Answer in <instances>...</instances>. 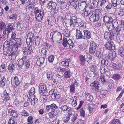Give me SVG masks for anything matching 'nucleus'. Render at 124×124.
I'll use <instances>...</instances> for the list:
<instances>
[{"instance_id":"24","label":"nucleus","mask_w":124,"mask_h":124,"mask_svg":"<svg viewBox=\"0 0 124 124\" xmlns=\"http://www.w3.org/2000/svg\"><path fill=\"white\" fill-rule=\"evenodd\" d=\"M8 112L11 116L15 118H17L19 116V115L17 111L15 110L11 109L8 110Z\"/></svg>"},{"instance_id":"25","label":"nucleus","mask_w":124,"mask_h":124,"mask_svg":"<svg viewBox=\"0 0 124 124\" xmlns=\"http://www.w3.org/2000/svg\"><path fill=\"white\" fill-rule=\"evenodd\" d=\"M84 33L83 36L85 38L83 39H85L86 38L89 39L91 38V34L90 32L87 30H84L83 31Z\"/></svg>"},{"instance_id":"61","label":"nucleus","mask_w":124,"mask_h":124,"mask_svg":"<svg viewBox=\"0 0 124 124\" xmlns=\"http://www.w3.org/2000/svg\"><path fill=\"white\" fill-rule=\"evenodd\" d=\"M26 5L28 7V9L29 10L32 9L34 7V4H27L26 3Z\"/></svg>"},{"instance_id":"44","label":"nucleus","mask_w":124,"mask_h":124,"mask_svg":"<svg viewBox=\"0 0 124 124\" xmlns=\"http://www.w3.org/2000/svg\"><path fill=\"white\" fill-rule=\"evenodd\" d=\"M6 81V79L4 76H3L1 78L0 81V85L1 87H4L5 86Z\"/></svg>"},{"instance_id":"6","label":"nucleus","mask_w":124,"mask_h":124,"mask_svg":"<svg viewBox=\"0 0 124 124\" xmlns=\"http://www.w3.org/2000/svg\"><path fill=\"white\" fill-rule=\"evenodd\" d=\"M97 47V45L95 42L93 41H91L90 43L89 52L91 54H94L96 51Z\"/></svg>"},{"instance_id":"14","label":"nucleus","mask_w":124,"mask_h":124,"mask_svg":"<svg viewBox=\"0 0 124 124\" xmlns=\"http://www.w3.org/2000/svg\"><path fill=\"white\" fill-rule=\"evenodd\" d=\"M114 20H113L112 17L108 15H106L104 17L103 21L105 25L109 23L114 22Z\"/></svg>"},{"instance_id":"57","label":"nucleus","mask_w":124,"mask_h":124,"mask_svg":"<svg viewBox=\"0 0 124 124\" xmlns=\"http://www.w3.org/2000/svg\"><path fill=\"white\" fill-rule=\"evenodd\" d=\"M80 114L81 116L83 117H84L85 116V111L84 110L83 108H82L80 110Z\"/></svg>"},{"instance_id":"8","label":"nucleus","mask_w":124,"mask_h":124,"mask_svg":"<svg viewBox=\"0 0 124 124\" xmlns=\"http://www.w3.org/2000/svg\"><path fill=\"white\" fill-rule=\"evenodd\" d=\"M85 0H79L78 2V8L81 11H83L86 6Z\"/></svg>"},{"instance_id":"51","label":"nucleus","mask_w":124,"mask_h":124,"mask_svg":"<svg viewBox=\"0 0 124 124\" xmlns=\"http://www.w3.org/2000/svg\"><path fill=\"white\" fill-rule=\"evenodd\" d=\"M34 41L35 42V44L38 45L40 43V38L38 36H36L35 37Z\"/></svg>"},{"instance_id":"1","label":"nucleus","mask_w":124,"mask_h":124,"mask_svg":"<svg viewBox=\"0 0 124 124\" xmlns=\"http://www.w3.org/2000/svg\"><path fill=\"white\" fill-rule=\"evenodd\" d=\"M21 39L20 38L15 39H12L10 42L9 45H11L13 49H15V50L17 49V47L19 45L22 44Z\"/></svg>"},{"instance_id":"46","label":"nucleus","mask_w":124,"mask_h":124,"mask_svg":"<svg viewBox=\"0 0 124 124\" xmlns=\"http://www.w3.org/2000/svg\"><path fill=\"white\" fill-rule=\"evenodd\" d=\"M105 76L103 75H100L99 78V81L103 84L106 83L107 81L105 79Z\"/></svg>"},{"instance_id":"9","label":"nucleus","mask_w":124,"mask_h":124,"mask_svg":"<svg viewBox=\"0 0 124 124\" xmlns=\"http://www.w3.org/2000/svg\"><path fill=\"white\" fill-rule=\"evenodd\" d=\"M114 22H111V23H109L108 24H106V26L107 27V28L109 31H112V30L115 28V25L116 24L117 25V22L115 20H114Z\"/></svg>"},{"instance_id":"28","label":"nucleus","mask_w":124,"mask_h":124,"mask_svg":"<svg viewBox=\"0 0 124 124\" xmlns=\"http://www.w3.org/2000/svg\"><path fill=\"white\" fill-rule=\"evenodd\" d=\"M76 38L77 39H83L85 38L83 36L82 32L80 30H79L78 29L76 30Z\"/></svg>"},{"instance_id":"22","label":"nucleus","mask_w":124,"mask_h":124,"mask_svg":"<svg viewBox=\"0 0 124 124\" xmlns=\"http://www.w3.org/2000/svg\"><path fill=\"white\" fill-rule=\"evenodd\" d=\"M114 43L111 40L108 41L104 45L106 48L108 50L112 49V47L114 46Z\"/></svg>"},{"instance_id":"41","label":"nucleus","mask_w":124,"mask_h":124,"mask_svg":"<svg viewBox=\"0 0 124 124\" xmlns=\"http://www.w3.org/2000/svg\"><path fill=\"white\" fill-rule=\"evenodd\" d=\"M106 58L107 57V59H109L111 60H113V52H109L107 54H106Z\"/></svg>"},{"instance_id":"62","label":"nucleus","mask_w":124,"mask_h":124,"mask_svg":"<svg viewBox=\"0 0 124 124\" xmlns=\"http://www.w3.org/2000/svg\"><path fill=\"white\" fill-rule=\"evenodd\" d=\"M90 70L92 72H93V73L95 75L97 73L96 71L95 70V68L93 65L91 66L90 67Z\"/></svg>"},{"instance_id":"38","label":"nucleus","mask_w":124,"mask_h":124,"mask_svg":"<svg viewBox=\"0 0 124 124\" xmlns=\"http://www.w3.org/2000/svg\"><path fill=\"white\" fill-rule=\"evenodd\" d=\"M94 105L93 104H89L88 106L87 109L89 113H92L94 109Z\"/></svg>"},{"instance_id":"50","label":"nucleus","mask_w":124,"mask_h":124,"mask_svg":"<svg viewBox=\"0 0 124 124\" xmlns=\"http://www.w3.org/2000/svg\"><path fill=\"white\" fill-rule=\"evenodd\" d=\"M70 90L71 92H74L75 90L74 84H71L70 86Z\"/></svg>"},{"instance_id":"64","label":"nucleus","mask_w":124,"mask_h":124,"mask_svg":"<svg viewBox=\"0 0 124 124\" xmlns=\"http://www.w3.org/2000/svg\"><path fill=\"white\" fill-rule=\"evenodd\" d=\"M124 88L122 90L118 97L116 99V101H118L120 100L124 93Z\"/></svg>"},{"instance_id":"49","label":"nucleus","mask_w":124,"mask_h":124,"mask_svg":"<svg viewBox=\"0 0 124 124\" xmlns=\"http://www.w3.org/2000/svg\"><path fill=\"white\" fill-rule=\"evenodd\" d=\"M8 124H17L16 120L12 117H10L8 122Z\"/></svg>"},{"instance_id":"15","label":"nucleus","mask_w":124,"mask_h":124,"mask_svg":"<svg viewBox=\"0 0 124 124\" xmlns=\"http://www.w3.org/2000/svg\"><path fill=\"white\" fill-rule=\"evenodd\" d=\"M44 11L42 9L40 10L38 14L35 15V17L37 21H40L43 19L44 15Z\"/></svg>"},{"instance_id":"7","label":"nucleus","mask_w":124,"mask_h":124,"mask_svg":"<svg viewBox=\"0 0 124 124\" xmlns=\"http://www.w3.org/2000/svg\"><path fill=\"white\" fill-rule=\"evenodd\" d=\"M31 45L28 46L24 47L23 49V54L25 55H28L31 54L33 51Z\"/></svg>"},{"instance_id":"30","label":"nucleus","mask_w":124,"mask_h":124,"mask_svg":"<svg viewBox=\"0 0 124 124\" xmlns=\"http://www.w3.org/2000/svg\"><path fill=\"white\" fill-rule=\"evenodd\" d=\"M60 108L62 111L65 112L69 111L71 109V108L66 105H63Z\"/></svg>"},{"instance_id":"53","label":"nucleus","mask_w":124,"mask_h":124,"mask_svg":"<svg viewBox=\"0 0 124 124\" xmlns=\"http://www.w3.org/2000/svg\"><path fill=\"white\" fill-rule=\"evenodd\" d=\"M120 78V75L118 74H114L112 77V78L115 80H119Z\"/></svg>"},{"instance_id":"52","label":"nucleus","mask_w":124,"mask_h":124,"mask_svg":"<svg viewBox=\"0 0 124 124\" xmlns=\"http://www.w3.org/2000/svg\"><path fill=\"white\" fill-rule=\"evenodd\" d=\"M86 28V24L83 23H81L80 25V29L81 30H85Z\"/></svg>"},{"instance_id":"54","label":"nucleus","mask_w":124,"mask_h":124,"mask_svg":"<svg viewBox=\"0 0 124 124\" xmlns=\"http://www.w3.org/2000/svg\"><path fill=\"white\" fill-rule=\"evenodd\" d=\"M118 53L120 56H124V49L123 47H121L119 50Z\"/></svg>"},{"instance_id":"29","label":"nucleus","mask_w":124,"mask_h":124,"mask_svg":"<svg viewBox=\"0 0 124 124\" xmlns=\"http://www.w3.org/2000/svg\"><path fill=\"white\" fill-rule=\"evenodd\" d=\"M99 19L98 16H96L94 14H92L90 16L89 19L92 22H94L98 20Z\"/></svg>"},{"instance_id":"45","label":"nucleus","mask_w":124,"mask_h":124,"mask_svg":"<svg viewBox=\"0 0 124 124\" xmlns=\"http://www.w3.org/2000/svg\"><path fill=\"white\" fill-rule=\"evenodd\" d=\"M85 10L86 11L91 13L93 7L92 6L90 5H86L85 8Z\"/></svg>"},{"instance_id":"37","label":"nucleus","mask_w":124,"mask_h":124,"mask_svg":"<svg viewBox=\"0 0 124 124\" xmlns=\"http://www.w3.org/2000/svg\"><path fill=\"white\" fill-rule=\"evenodd\" d=\"M86 61L89 62L92 60V57L91 55L88 53H86L85 55Z\"/></svg>"},{"instance_id":"20","label":"nucleus","mask_w":124,"mask_h":124,"mask_svg":"<svg viewBox=\"0 0 124 124\" xmlns=\"http://www.w3.org/2000/svg\"><path fill=\"white\" fill-rule=\"evenodd\" d=\"M70 21L71 22L72 25V27H76L78 25L77 18V17L73 16L70 18Z\"/></svg>"},{"instance_id":"35","label":"nucleus","mask_w":124,"mask_h":124,"mask_svg":"<svg viewBox=\"0 0 124 124\" xmlns=\"http://www.w3.org/2000/svg\"><path fill=\"white\" fill-rule=\"evenodd\" d=\"M71 71L70 70H68L66 71L63 74L64 77L66 79L70 78L71 77Z\"/></svg>"},{"instance_id":"2","label":"nucleus","mask_w":124,"mask_h":124,"mask_svg":"<svg viewBox=\"0 0 124 124\" xmlns=\"http://www.w3.org/2000/svg\"><path fill=\"white\" fill-rule=\"evenodd\" d=\"M35 37L34 33L32 31H30L27 34L26 42L29 45L33 46L34 44V38Z\"/></svg>"},{"instance_id":"63","label":"nucleus","mask_w":124,"mask_h":124,"mask_svg":"<svg viewBox=\"0 0 124 124\" xmlns=\"http://www.w3.org/2000/svg\"><path fill=\"white\" fill-rule=\"evenodd\" d=\"M102 55L103 54L101 51H98L96 53V56L98 58L100 59L102 58Z\"/></svg>"},{"instance_id":"48","label":"nucleus","mask_w":124,"mask_h":124,"mask_svg":"<svg viewBox=\"0 0 124 124\" xmlns=\"http://www.w3.org/2000/svg\"><path fill=\"white\" fill-rule=\"evenodd\" d=\"M86 98L88 99V100L90 102H92L93 101V97L92 95H91L90 94L88 93H87L86 94Z\"/></svg>"},{"instance_id":"58","label":"nucleus","mask_w":124,"mask_h":124,"mask_svg":"<svg viewBox=\"0 0 124 124\" xmlns=\"http://www.w3.org/2000/svg\"><path fill=\"white\" fill-rule=\"evenodd\" d=\"M111 124H121V122L119 119H115L112 120Z\"/></svg>"},{"instance_id":"56","label":"nucleus","mask_w":124,"mask_h":124,"mask_svg":"<svg viewBox=\"0 0 124 124\" xmlns=\"http://www.w3.org/2000/svg\"><path fill=\"white\" fill-rule=\"evenodd\" d=\"M21 115L24 117H27L29 115V113L24 110H23L21 112Z\"/></svg>"},{"instance_id":"12","label":"nucleus","mask_w":124,"mask_h":124,"mask_svg":"<svg viewBox=\"0 0 124 124\" xmlns=\"http://www.w3.org/2000/svg\"><path fill=\"white\" fill-rule=\"evenodd\" d=\"M58 108V106L54 103H52L50 105H47L45 107V109L48 112L51 110H54Z\"/></svg>"},{"instance_id":"3","label":"nucleus","mask_w":124,"mask_h":124,"mask_svg":"<svg viewBox=\"0 0 124 124\" xmlns=\"http://www.w3.org/2000/svg\"><path fill=\"white\" fill-rule=\"evenodd\" d=\"M67 44H68L69 47L70 49L73 48L75 46L74 43L71 39L64 37L62 42L63 46L66 47L67 46Z\"/></svg>"},{"instance_id":"27","label":"nucleus","mask_w":124,"mask_h":124,"mask_svg":"<svg viewBox=\"0 0 124 124\" xmlns=\"http://www.w3.org/2000/svg\"><path fill=\"white\" fill-rule=\"evenodd\" d=\"M70 61V58L66 59L65 61H62L61 63V65L65 68H68L69 66V62Z\"/></svg>"},{"instance_id":"43","label":"nucleus","mask_w":124,"mask_h":124,"mask_svg":"<svg viewBox=\"0 0 124 124\" xmlns=\"http://www.w3.org/2000/svg\"><path fill=\"white\" fill-rule=\"evenodd\" d=\"M102 11L101 9H96L95 11V14H94L96 16H98L99 18L100 17L102 16Z\"/></svg>"},{"instance_id":"33","label":"nucleus","mask_w":124,"mask_h":124,"mask_svg":"<svg viewBox=\"0 0 124 124\" xmlns=\"http://www.w3.org/2000/svg\"><path fill=\"white\" fill-rule=\"evenodd\" d=\"M63 33L64 37L66 38H69V37L70 35V31L69 29H65L63 31Z\"/></svg>"},{"instance_id":"4","label":"nucleus","mask_w":124,"mask_h":124,"mask_svg":"<svg viewBox=\"0 0 124 124\" xmlns=\"http://www.w3.org/2000/svg\"><path fill=\"white\" fill-rule=\"evenodd\" d=\"M3 95L4 99H3V103L5 105H9L11 102L10 98L9 96V94L7 93L6 90H5L3 92Z\"/></svg>"},{"instance_id":"10","label":"nucleus","mask_w":124,"mask_h":124,"mask_svg":"<svg viewBox=\"0 0 124 124\" xmlns=\"http://www.w3.org/2000/svg\"><path fill=\"white\" fill-rule=\"evenodd\" d=\"M49 93L50 94L51 97L52 99H58L59 97V93L56 90L54 89L52 90L49 92Z\"/></svg>"},{"instance_id":"32","label":"nucleus","mask_w":124,"mask_h":124,"mask_svg":"<svg viewBox=\"0 0 124 124\" xmlns=\"http://www.w3.org/2000/svg\"><path fill=\"white\" fill-rule=\"evenodd\" d=\"M13 28L12 26L10 27L9 26H7L6 28L3 31V36L5 35L6 32H7V33L8 34L10 32L12 31Z\"/></svg>"},{"instance_id":"5","label":"nucleus","mask_w":124,"mask_h":124,"mask_svg":"<svg viewBox=\"0 0 124 124\" xmlns=\"http://www.w3.org/2000/svg\"><path fill=\"white\" fill-rule=\"evenodd\" d=\"M39 88L40 94L44 95H45V93H47L46 85V84L44 83H40Z\"/></svg>"},{"instance_id":"26","label":"nucleus","mask_w":124,"mask_h":124,"mask_svg":"<svg viewBox=\"0 0 124 124\" xmlns=\"http://www.w3.org/2000/svg\"><path fill=\"white\" fill-rule=\"evenodd\" d=\"M45 59L43 57H39L36 61V63L38 66L42 65L44 62Z\"/></svg>"},{"instance_id":"34","label":"nucleus","mask_w":124,"mask_h":124,"mask_svg":"<svg viewBox=\"0 0 124 124\" xmlns=\"http://www.w3.org/2000/svg\"><path fill=\"white\" fill-rule=\"evenodd\" d=\"M80 64L82 66L85 65V57L83 55H80L79 57Z\"/></svg>"},{"instance_id":"11","label":"nucleus","mask_w":124,"mask_h":124,"mask_svg":"<svg viewBox=\"0 0 124 124\" xmlns=\"http://www.w3.org/2000/svg\"><path fill=\"white\" fill-rule=\"evenodd\" d=\"M57 6V4L55 2L50 1L47 4V8L50 10L53 11L56 9Z\"/></svg>"},{"instance_id":"59","label":"nucleus","mask_w":124,"mask_h":124,"mask_svg":"<svg viewBox=\"0 0 124 124\" xmlns=\"http://www.w3.org/2000/svg\"><path fill=\"white\" fill-rule=\"evenodd\" d=\"M60 102L61 103H65L66 104H68L69 103L68 101V100L67 99L65 98H62L60 100Z\"/></svg>"},{"instance_id":"19","label":"nucleus","mask_w":124,"mask_h":124,"mask_svg":"<svg viewBox=\"0 0 124 124\" xmlns=\"http://www.w3.org/2000/svg\"><path fill=\"white\" fill-rule=\"evenodd\" d=\"M47 21L49 24L52 26L54 25L56 23V21L54 16H51L48 17Z\"/></svg>"},{"instance_id":"18","label":"nucleus","mask_w":124,"mask_h":124,"mask_svg":"<svg viewBox=\"0 0 124 124\" xmlns=\"http://www.w3.org/2000/svg\"><path fill=\"white\" fill-rule=\"evenodd\" d=\"M7 54H6V56H8L9 58L12 60H15L16 57V55L14 54L15 53L13 52V50L12 51L9 50L7 52Z\"/></svg>"},{"instance_id":"16","label":"nucleus","mask_w":124,"mask_h":124,"mask_svg":"<svg viewBox=\"0 0 124 124\" xmlns=\"http://www.w3.org/2000/svg\"><path fill=\"white\" fill-rule=\"evenodd\" d=\"M57 114V111L54 110L48 112V113L46 115V117L48 119L52 118L54 117Z\"/></svg>"},{"instance_id":"55","label":"nucleus","mask_w":124,"mask_h":124,"mask_svg":"<svg viewBox=\"0 0 124 124\" xmlns=\"http://www.w3.org/2000/svg\"><path fill=\"white\" fill-rule=\"evenodd\" d=\"M6 26V24L4 22L0 21V30H2L5 29Z\"/></svg>"},{"instance_id":"13","label":"nucleus","mask_w":124,"mask_h":124,"mask_svg":"<svg viewBox=\"0 0 124 124\" xmlns=\"http://www.w3.org/2000/svg\"><path fill=\"white\" fill-rule=\"evenodd\" d=\"M90 86H91L92 89L94 90L97 91L99 90V83L97 81L93 82L90 84Z\"/></svg>"},{"instance_id":"42","label":"nucleus","mask_w":124,"mask_h":124,"mask_svg":"<svg viewBox=\"0 0 124 124\" xmlns=\"http://www.w3.org/2000/svg\"><path fill=\"white\" fill-rule=\"evenodd\" d=\"M15 68L13 64L11 62L9 64L8 70L10 72H13Z\"/></svg>"},{"instance_id":"31","label":"nucleus","mask_w":124,"mask_h":124,"mask_svg":"<svg viewBox=\"0 0 124 124\" xmlns=\"http://www.w3.org/2000/svg\"><path fill=\"white\" fill-rule=\"evenodd\" d=\"M121 64L119 63H113L112 65V67L116 70H119L121 68Z\"/></svg>"},{"instance_id":"36","label":"nucleus","mask_w":124,"mask_h":124,"mask_svg":"<svg viewBox=\"0 0 124 124\" xmlns=\"http://www.w3.org/2000/svg\"><path fill=\"white\" fill-rule=\"evenodd\" d=\"M70 4L69 6L73 9H76L77 7V2L72 1V2H69Z\"/></svg>"},{"instance_id":"39","label":"nucleus","mask_w":124,"mask_h":124,"mask_svg":"<svg viewBox=\"0 0 124 124\" xmlns=\"http://www.w3.org/2000/svg\"><path fill=\"white\" fill-rule=\"evenodd\" d=\"M60 6L61 8L64 9L66 6L67 3L65 1V0H62L59 1Z\"/></svg>"},{"instance_id":"21","label":"nucleus","mask_w":124,"mask_h":124,"mask_svg":"<svg viewBox=\"0 0 124 124\" xmlns=\"http://www.w3.org/2000/svg\"><path fill=\"white\" fill-rule=\"evenodd\" d=\"M105 39L107 40H109L110 41L113 39L114 36L112 33L110 32H106L104 35Z\"/></svg>"},{"instance_id":"17","label":"nucleus","mask_w":124,"mask_h":124,"mask_svg":"<svg viewBox=\"0 0 124 124\" xmlns=\"http://www.w3.org/2000/svg\"><path fill=\"white\" fill-rule=\"evenodd\" d=\"M121 30V27L117 26L116 28H115L112 30L111 32L113 36H116V37L120 34V31Z\"/></svg>"},{"instance_id":"40","label":"nucleus","mask_w":124,"mask_h":124,"mask_svg":"<svg viewBox=\"0 0 124 124\" xmlns=\"http://www.w3.org/2000/svg\"><path fill=\"white\" fill-rule=\"evenodd\" d=\"M112 3L114 7H116L120 3V0H111Z\"/></svg>"},{"instance_id":"23","label":"nucleus","mask_w":124,"mask_h":124,"mask_svg":"<svg viewBox=\"0 0 124 124\" xmlns=\"http://www.w3.org/2000/svg\"><path fill=\"white\" fill-rule=\"evenodd\" d=\"M12 83L14 88H17L20 83L19 79L17 76H15L14 78Z\"/></svg>"},{"instance_id":"60","label":"nucleus","mask_w":124,"mask_h":124,"mask_svg":"<svg viewBox=\"0 0 124 124\" xmlns=\"http://www.w3.org/2000/svg\"><path fill=\"white\" fill-rule=\"evenodd\" d=\"M56 70L58 72H63L66 70V69L65 68H61V67H58L56 68Z\"/></svg>"},{"instance_id":"47","label":"nucleus","mask_w":124,"mask_h":124,"mask_svg":"<svg viewBox=\"0 0 124 124\" xmlns=\"http://www.w3.org/2000/svg\"><path fill=\"white\" fill-rule=\"evenodd\" d=\"M35 93V89L34 87H32L29 92V94L31 97L32 96H34V95Z\"/></svg>"}]
</instances>
